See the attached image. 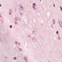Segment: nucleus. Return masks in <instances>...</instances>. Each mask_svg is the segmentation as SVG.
<instances>
[{
    "instance_id": "obj_15",
    "label": "nucleus",
    "mask_w": 62,
    "mask_h": 62,
    "mask_svg": "<svg viewBox=\"0 0 62 62\" xmlns=\"http://www.w3.org/2000/svg\"><path fill=\"white\" fill-rule=\"evenodd\" d=\"M20 15H23V13H20Z\"/></svg>"
},
{
    "instance_id": "obj_14",
    "label": "nucleus",
    "mask_w": 62,
    "mask_h": 62,
    "mask_svg": "<svg viewBox=\"0 0 62 62\" xmlns=\"http://www.w3.org/2000/svg\"><path fill=\"white\" fill-rule=\"evenodd\" d=\"M25 62H28V60H25Z\"/></svg>"
},
{
    "instance_id": "obj_1",
    "label": "nucleus",
    "mask_w": 62,
    "mask_h": 62,
    "mask_svg": "<svg viewBox=\"0 0 62 62\" xmlns=\"http://www.w3.org/2000/svg\"><path fill=\"white\" fill-rule=\"evenodd\" d=\"M32 8H33L34 9V10H36L37 8L35 7H36V4L35 3H33Z\"/></svg>"
},
{
    "instance_id": "obj_17",
    "label": "nucleus",
    "mask_w": 62,
    "mask_h": 62,
    "mask_svg": "<svg viewBox=\"0 0 62 62\" xmlns=\"http://www.w3.org/2000/svg\"><path fill=\"white\" fill-rule=\"evenodd\" d=\"M58 39H59V40H60V37H58Z\"/></svg>"
},
{
    "instance_id": "obj_23",
    "label": "nucleus",
    "mask_w": 62,
    "mask_h": 62,
    "mask_svg": "<svg viewBox=\"0 0 62 62\" xmlns=\"http://www.w3.org/2000/svg\"><path fill=\"white\" fill-rule=\"evenodd\" d=\"M11 9H10V10H9V11H11Z\"/></svg>"
},
{
    "instance_id": "obj_9",
    "label": "nucleus",
    "mask_w": 62,
    "mask_h": 62,
    "mask_svg": "<svg viewBox=\"0 0 62 62\" xmlns=\"http://www.w3.org/2000/svg\"><path fill=\"white\" fill-rule=\"evenodd\" d=\"M10 28H12V25H10L9 26Z\"/></svg>"
},
{
    "instance_id": "obj_19",
    "label": "nucleus",
    "mask_w": 62,
    "mask_h": 62,
    "mask_svg": "<svg viewBox=\"0 0 62 62\" xmlns=\"http://www.w3.org/2000/svg\"><path fill=\"white\" fill-rule=\"evenodd\" d=\"M53 5L54 7H55V4L54 3V4Z\"/></svg>"
},
{
    "instance_id": "obj_4",
    "label": "nucleus",
    "mask_w": 62,
    "mask_h": 62,
    "mask_svg": "<svg viewBox=\"0 0 62 62\" xmlns=\"http://www.w3.org/2000/svg\"><path fill=\"white\" fill-rule=\"evenodd\" d=\"M15 19L16 21H18L19 20V19H18L17 17H15Z\"/></svg>"
},
{
    "instance_id": "obj_2",
    "label": "nucleus",
    "mask_w": 62,
    "mask_h": 62,
    "mask_svg": "<svg viewBox=\"0 0 62 62\" xmlns=\"http://www.w3.org/2000/svg\"><path fill=\"white\" fill-rule=\"evenodd\" d=\"M20 10H23L24 9V7H23L22 6H20Z\"/></svg>"
},
{
    "instance_id": "obj_16",
    "label": "nucleus",
    "mask_w": 62,
    "mask_h": 62,
    "mask_svg": "<svg viewBox=\"0 0 62 62\" xmlns=\"http://www.w3.org/2000/svg\"><path fill=\"white\" fill-rule=\"evenodd\" d=\"M28 37L29 38H31V36L30 35H29Z\"/></svg>"
},
{
    "instance_id": "obj_10",
    "label": "nucleus",
    "mask_w": 62,
    "mask_h": 62,
    "mask_svg": "<svg viewBox=\"0 0 62 62\" xmlns=\"http://www.w3.org/2000/svg\"><path fill=\"white\" fill-rule=\"evenodd\" d=\"M60 8H61V10L62 11V7H61V6H60Z\"/></svg>"
},
{
    "instance_id": "obj_8",
    "label": "nucleus",
    "mask_w": 62,
    "mask_h": 62,
    "mask_svg": "<svg viewBox=\"0 0 62 62\" xmlns=\"http://www.w3.org/2000/svg\"><path fill=\"white\" fill-rule=\"evenodd\" d=\"M11 11L9 12V15H11Z\"/></svg>"
},
{
    "instance_id": "obj_13",
    "label": "nucleus",
    "mask_w": 62,
    "mask_h": 62,
    "mask_svg": "<svg viewBox=\"0 0 62 62\" xmlns=\"http://www.w3.org/2000/svg\"><path fill=\"white\" fill-rule=\"evenodd\" d=\"M15 23L16 24H17V22L16 21L15 22Z\"/></svg>"
},
{
    "instance_id": "obj_11",
    "label": "nucleus",
    "mask_w": 62,
    "mask_h": 62,
    "mask_svg": "<svg viewBox=\"0 0 62 62\" xmlns=\"http://www.w3.org/2000/svg\"><path fill=\"white\" fill-rule=\"evenodd\" d=\"M15 43H16V44H18L17 43V41H16L15 42Z\"/></svg>"
},
{
    "instance_id": "obj_22",
    "label": "nucleus",
    "mask_w": 62,
    "mask_h": 62,
    "mask_svg": "<svg viewBox=\"0 0 62 62\" xmlns=\"http://www.w3.org/2000/svg\"><path fill=\"white\" fill-rule=\"evenodd\" d=\"M1 7V4H0V7Z\"/></svg>"
},
{
    "instance_id": "obj_28",
    "label": "nucleus",
    "mask_w": 62,
    "mask_h": 62,
    "mask_svg": "<svg viewBox=\"0 0 62 62\" xmlns=\"http://www.w3.org/2000/svg\"><path fill=\"white\" fill-rule=\"evenodd\" d=\"M49 62H51V61H50Z\"/></svg>"
},
{
    "instance_id": "obj_7",
    "label": "nucleus",
    "mask_w": 62,
    "mask_h": 62,
    "mask_svg": "<svg viewBox=\"0 0 62 62\" xmlns=\"http://www.w3.org/2000/svg\"><path fill=\"white\" fill-rule=\"evenodd\" d=\"M13 59L14 60H16L17 59V58L16 57H15L13 58Z\"/></svg>"
},
{
    "instance_id": "obj_26",
    "label": "nucleus",
    "mask_w": 62,
    "mask_h": 62,
    "mask_svg": "<svg viewBox=\"0 0 62 62\" xmlns=\"http://www.w3.org/2000/svg\"><path fill=\"white\" fill-rule=\"evenodd\" d=\"M33 33H34V31H33Z\"/></svg>"
},
{
    "instance_id": "obj_18",
    "label": "nucleus",
    "mask_w": 62,
    "mask_h": 62,
    "mask_svg": "<svg viewBox=\"0 0 62 62\" xmlns=\"http://www.w3.org/2000/svg\"><path fill=\"white\" fill-rule=\"evenodd\" d=\"M56 33L57 34H58V31H57L56 32Z\"/></svg>"
},
{
    "instance_id": "obj_20",
    "label": "nucleus",
    "mask_w": 62,
    "mask_h": 62,
    "mask_svg": "<svg viewBox=\"0 0 62 62\" xmlns=\"http://www.w3.org/2000/svg\"><path fill=\"white\" fill-rule=\"evenodd\" d=\"M0 41H2V39H1V38H0Z\"/></svg>"
},
{
    "instance_id": "obj_3",
    "label": "nucleus",
    "mask_w": 62,
    "mask_h": 62,
    "mask_svg": "<svg viewBox=\"0 0 62 62\" xmlns=\"http://www.w3.org/2000/svg\"><path fill=\"white\" fill-rule=\"evenodd\" d=\"M52 22H53V23L54 25V24H55V19H54L53 20Z\"/></svg>"
},
{
    "instance_id": "obj_12",
    "label": "nucleus",
    "mask_w": 62,
    "mask_h": 62,
    "mask_svg": "<svg viewBox=\"0 0 62 62\" xmlns=\"http://www.w3.org/2000/svg\"><path fill=\"white\" fill-rule=\"evenodd\" d=\"M18 45L19 46H20V45H21V44H20L19 42H18Z\"/></svg>"
},
{
    "instance_id": "obj_27",
    "label": "nucleus",
    "mask_w": 62,
    "mask_h": 62,
    "mask_svg": "<svg viewBox=\"0 0 62 62\" xmlns=\"http://www.w3.org/2000/svg\"><path fill=\"white\" fill-rule=\"evenodd\" d=\"M19 21H20V19H19Z\"/></svg>"
},
{
    "instance_id": "obj_5",
    "label": "nucleus",
    "mask_w": 62,
    "mask_h": 62,
    "mask_svg": "<svg viewBox=\"0 0 62 62\" xmlns=\"http://www.w3.org/2000/svg\"><path fill=\"white\" fill-rule=\"evenodd\" d=\"M24 60H28V59H27V58L26 57H24Z\"/></svg>"
},
{
    "instance_id": "obj_25",
    "label": "nucleus",
    "mask_w": 62,
    "mask_h": 62,
    "mask_svg": "<svg viewBox=\"0 0 62 62\" xmlns=\"http://www.w3.org/2000/svg\"><path fill=\"white\" fill-rule=\"evenodd\" d=\"M2 23H3V21H2Z\"/></svg>"
},
{
    "instance_id": "obj_21",
    "label": "nucleus",
    "mask_w": 62,
    "mask_h": 62,
    "mask_svg": "<svg viewBox=\"0 0 62 62\" xmlns=\"http://www.w3.org/2000/svg\"><path fill=\"white\" fill-rule=\"evenodd\" d=\"M0 17H1V13H0Z\"/></svg>"
},
{
    "instance_id": "obj_6",
    "label": "nucleus",
    "mask_w": 62,
    "mask_h": 62,
    "mask_svg": "<svg viewBox=\"0 0 62 62\" xmlns=\"http://www.w3.org/2000/svg\"><path fill=\"white\" fill-rule=\"evenodd\" d=\"M19 51H21V52H22L23 51V49H22L20 48H19Z\"/></svg>"
},
{
    "instance_id": "obj_24",
    "label": "nucleus",
    "mask_w": 62,
    "mask_h": 62,
    "mask_svg": "<svg viewBox=\"0 0 62 62\" xmlns=\"http://www.w3.org/2000/svg\"><path fill=\"white\" fill-rule=\"evenodd\" d=\"M41 0H40V1H41Z\"/></svg>"
}]
</instances>
